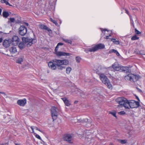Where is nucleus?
Instances as JSON below:
<instances>
[{"label":"nucleus","instance_id":"nucleus-1","mask_svg":"<svg viewBox=\"0 0 145 145\" xmlns=\"http://www.w3.org/2000/svg\"><path fill=\"white\" fill-rule=\"evenodd\" d=\"M112 66L115 71L124 72L126 73L127 72H131V70L129 69V68L126 67L120 66L117 63H115L113 64Z\"/></svg>","mask_w":145,"mask_h":145},{"label":"nucleus","instance_id":"nucleus-2","mask_svg":"<svg viewBox=\"0 0 145 145\" xmlns=\"http://www.w3.org/2000/svg\"><path fill=\"white\" fill-rule=\"evenodd\" d=\"M101 80L103 83L107 86L109 88H111L112 87V85L108 79L103 74H101L100 75Z\"/></svg>","mask_w":145,"mask_h":145},{"label":"nucleus","instance_id":"nucleus-3","mask_svg":"<svg viewBox=\"0 0 145 145\" xmlns=\"http://www.w3.org/2000/svg\"><path fill=\"white\" fill-rule=\"evenodd\" d=\"M58 66V69L62 70L65 69V67L63 65H67L69 64V61L67 59L58 60L57 62Z\"/></svg>","mask_w":145,"mask_h":145},{"label":"nucleus","instance_id":"nucleus-4","mask_svg":"<svg viewBox=\"0 0 145 145\" xmlns=\"http://www.w3.org/2000/svg\"><path fill=\"white\" fill-rule=\"evenodd\" d=\"M124 78L125 80H129L131 82H135L139 79V76L130 73L125 76Z\"/></svg>","mask_w":145,"mask_h":145},{"label":"nucleus","instance_id":"nucleus-5","mask_svg":"<svg viewBox=\"0 0 145 145\" xmlns=\"http://www.w3.org/2000/svg\"><path fill=\"white\" fill-rule=\"evenodd\" d=\"M22 40L24 43H27V45L28 47L30 46L37 41L35 39H32L28 37H23L22 38Z\"/></svg>","mask_w":145,"mask_h":145},{"label":"nucleus","instance_id":"nucleus-6","mask_svg":"<svg viewBox=\"0 0 145 145\" xmlns=\"http://www.w3.org/2000/svg\"><path fill=\"white\" fill-rule=\"evenodd\" d=\"M58 60L55 59L53 61H50L48 63V67L50 68L53 70L58 69V66L57 63Z\"/></svg>","mask_w":145,"mask_h":145},{"label":"nucleus","instance_id":"nucleus-7","mask_svg":"<svg viewBox=\"0 0 145 145\" xmlns=\"http://www.w3.org/2000/svg\"><path fill=\"white\" fill-rule=\"evenodd\" d=\"M52 116L53 121L56 120L57 117V114L58 112V109L56 107H52L51 109Z\"/></svg>","mask_w":145,"mask_h":145},{"label":"nucleus","instance_id":"nucleus-8","mask_svg":"<svg viewBox=\"0 0 145 145\" xmlns=\"http://www.w3.org/2000/svg\"><path fill=\"white\" fill-rule=\"evenodd\" d=\"M128 100H121L118 102L119 104L120 105L118 106H123L125 108H129L130 106V102H129Z\"/></svg>","mask_w":145,"mask_h":145},{"label":"nucleus","instance_id":"nucleus-9","mask_svg":"<svg viewBox=\"0 0 145 145\" xmlns=\"http://www.w3.org/2000/svg\"><path fill=\"white\" fill-rule=\"evenodd\" d=\"M19 34L22 36L25 35L27 33V28L24 25L21 26L19 29Z\"/></svg>","mask_w":145,"mask_h":145},{"label":"nucleus","instance_id":"nucleus-10","mask_svg":"<svg viewBox=\"0 0 145 145\" xmlns=\"http://www.w3.org/2000/svg\"><path fill=\"white\" fill-rule=\"evenodd\" d=\"M58 48H55V54L58 56H69L70 54L64 52L57 51Z\"/></svg>","mask_w":145,"mask_h":145},{"label":"nucleus","instance_id":"nucleus-11","mask_svg":"<svg viewBox=\"0 0 145 145\" xmlns=\"http://www.w3.org/2000/svg\"><path fill=\"white\" fill-rule=\"evenodd\" d=\"M19 42L20 39L18 37L14 36L13 37L12 39V45L16 46L18 44Z\"/></svg>","mask_w":145,"mask_h":145},{"label":"nucleus","instance_id":"nucleus-12","mask_svg":"<svg viewBox=\"0 0 145 145\" xmlns=\"http://www.w3.org/2000/svg\"><path fill=\"white\" fill-rule=\"evenodd\" d=\"M93 47L95 52L99 49L104 48L105 47V46L103 44L100 43L96 45Z\"/></svg>","mask_w":145,"mask_h":145},{"label":"nucleus","instance_id":"nucleus-13","mask_svg":"<svg viewBox=\"0 0 145 145\" xmlns=\"http://www.w3.org/2000/svg\"><path fill=\"white\" fill-rule=\"evenodd\" d=\"M72 138V136L69 134H67L65 135L63 138L64 140L67 141L70 143H72L71 141Z\"/></svg>","mask_w":145,"mask_h":145},{"label":"nucleus","instance_id":"nucleus-14","mask_svg":"<svg viewBox=\"0 0 145 145\" xmlns=\"http://www.w3.org/2000/svg\"><path fill=\"white\" fill-rule=\"evenodd\" d=\"M11 41L8 40H5L3 43V45L6 48L9 47L11 44Z\"/></svg>","mask_w":145,"mask_h":145},{"label":"nucleus","instance_id":"nucleus-15","mask_svg":"<svg viewBox=\"0 0 145 145\" xmlns=\"http://www.w3.org/2000/svg\"><path fill=\"white\" fill-rule=\"evenodd\" d=\"M40 27L41 29L47 30L49 32L51 31V30L48 27L43 24H41L40 25Z\"/></svg>","mask_w":145,"mask_h":145},{"label":"nucleus","instance_id":"nucleus-16","mask_svg":"<svg viewBox=\"0 0 145 145\" xmlns=\"http://www.w3.org/2000/svg\"><path fill=\"white\" fill-rule=\"evenodd\" d=\"M26 103V100H18V104L22 106H24Z\"/></svg>","mask_w":145,"mask_h":145},{"label":"nucleus","instance_id":"nucleus-17","mask_svg":"<svg viewBox=\"0 0 145 145\" xmlns=\"http://www.w3.org/2000/svg\"><path fill=\"white\" fill-rule=\"evenodd\" d=\"M10 53L12 54L15 53L17 52V50L16 48L15 47H12L10 49Z\"/></svg>","mask_w":145,"mask_h":145},{"label":"nucleus","instance_id":"nucleus-18","mask_svg":"<svg viewBox=\"0 0 145 145\" xmlns=\"http://www.w3.org/2000/svg\"><path fill=\"white\" fill-rule=\"evenodd\" d=\"M24 58V56H21L20 57H19L18 58L17 60H16V63L20 64H21L22 63V62L23 61Z\"/></svg>","mask_w":145,"mask_h":145},{"label":"nucleus","instance_id":"nucleus-19","mask_svg":"<svg viewBox=\"0 0 145 145\" xmlns=\"http://www.w3.org/2000/svg\"><path fill=\"white\" fill-rule=\"evenodd\" d=\"M25 43L23 41L22 42H20L19 45L18 47L21 49H23L25 47Z\"/></svg>","mask_w":145,"mask_h":145},{"label":"nucleus","instance_id":"nucleus-20","mask_svg":"<svg viewBox=\"0 0 145 145\" xmlns=\"http://www.w3.org/2000/svg\"><path fill=\"white\" fill-rule=\"evenodd\" d=\"M71 91L72 93H77L79 91L78 89L75 87H73L72 88Z\"/></svg>","mask_w":145,"mask_h":145},{"label":"nucleus","instance_id":"nucleus-21","mask_svg":"<svg viewBox=\"0 0 145 145\" xmlns=\"http://www.w3.org/2000/svg\"><path fill=\"white\" fill-rule=\"evenodd\" d=\"M9 15L8 12L3 11V15L4 17L7 18Z\"/></svg>","mask_w":145,"mask_h":145},{"label":"nucleus","instance_id":"nucleus-22","mask_svg":"<svg viewBox=\"0 0 145 145\" xmlns=\"http://www.w3.org/2000/svg\"><path fill=\"white\" fill-rule=\"evenodd\" d=\"M85 51L87 53H88L89 52H94L93 47L91 48H88L85 50Z\"/></svg>","mask_w":145,"mask_h":145},{"label":"nucleus","instance_id":"nucleus-23","mask_svg":"<svg viewBox=\"0 0 145 145\" xmlns=\"http://www.w3.org/2000/svg\"><path fill=\"white\" fill-rule=\"evenodd\" d=\"M65 105L68 106L71 104V103L69 100H63Z\"/></svg>","mask_w":145,"mask_h":145},{"label":"nucleus","instance_id":"nucleus-24","mask_svg":"<svg viewBox=\"0 0 145 145\" xmlns=\"http://www.w3.org/2000/svg\"><path fill=\"white\" fill-rule=\"evenodd\" d=\"M132 102H130V108H136V105H135V103L134 101Z\"/></svg>","mask_w":145,"mask_h":145},{"label":"nucleus","instance_id":"nucleus-25","mask_svg":"<svg viewBox=\"0 0 145 145\" xmlns=\"http://www.w3.org/2000/svg\"><path fill=\"white\" fill-rule=\"evenodd\" d=\"M63 41L65 42L66 43H69L71 44L72 43V42L71 40L68 39H63Z\"/></svg>","mask_w":145,"mask_h":145},{"label":"nucleus","instance_id":"nucleus-26","mask_svg":"<svg viewBox=\"0 0 145 145\" xmlns=\"http://www.w3.org/2000/svg\"><path fill=\"white\" fill-rule=\"evenodd\" d=\"M71 68L70 67H68L66 68V72L67 74H69L71 71Z\"/></svg>","mask_w":145,"mask_h":145},{"label":"nucleus","instance_id":"nucleus-27","mask_svg":"<svg viewBox=\"0 0 145 145\" xmlns=\"http://www.w3.org/2000/svg\"><path fill=\"white\" fill-rule=\"evenodd\" d=\"M111 40L116 44H118L120 43V41L119 40H116L114 39H112Z\"/></svg>","mask_w":145,"mask_h":145},{"label":"nucleus","instance_id":"nucleus-28","mask_svg":"<svg viewBox=\"0 0 145 145\" xmlns=\"http://www.w3.org/2000/svg\"><path fill=\"white\" fill-rule=\"evenodd\" d=\"M130 100H129L130 101ZM133 101H134L135 105H136V107L137 108L138 107L140 106L139 102V101L140 100H138V101H135V100H132Z\"/></svg>","mask_w":145,"mask_h":145},{"label":"nucleus","instance_id":"nucleus-29","mask_svg":"<svg viewBox=\"0 0 145 145\" xmlns=\"http://www.w3.org/2000/svg\"><path fill=\"white\" fill-rule=\"evenodd\" d=\"M139 38L138 37H137L136 35H135L131 38V39L132 40H135L138 39Z\"/></svg>","mask_w":145,"mask_h":145},{"label":"nucleus","instance_id":"nucleus-30","mask_svg":"<svg viewBox=\"0 0 145 145\" xmlns=\"http://www.w3.org/2000/svg\"><path fill=\"white\" fill-rule=\"evenodd\" d=\"M76 60L77 62L79 63L80 61L81 58L79 57H76Z\"/></svg>","mask_w":145,"mask_h":145},{"label":"nucleus","instance_id":"nucleus-31","mask_svg":"<svg viewBox=\"0 0 145 145\" xmlns=\"http://www.w3.org/2000/svg\"><path fill=\"white\" fill-rule=\"evenodd\" d=\"M118 114L120 115H123L125 114V112L124 111H122L118 112Z\"/></svg>","mask_w":145,"mask_h":145},{"label":"nucleus","instance_id":"nucleus-32","mask_svg":"<svg viewBox=\"0 0 145 145\" xmlns=\"http://www.w3.org/2000/svg\"><path fill=\"white\" fill-rule=\"evenodd\" d=\"M51 21L53 22L54 24L56 25H57L58 24V23L57 22L55 21V20H53L52 18H50Z\"/></svg>","mask_w":145,"mask_h":145},{"label":"nucleus","instance_id":"nucleus-33","mask_svg":"<svg viewBox=\"0 0 145 145\" xmlns=\"http://www.w3.org/2000/svg\"><path fill=\"white\" fill-rule=\"evenodd\" d=\"M140 54L142 55H145V51L144 50H141L140 51Z\"/></svg>","mask_w":145,"mask_h":145},{"label":"nucleus","instance_id":"nucleus-34","mask_svg":"<svg viewBox=\"0 0 145 145\" xmlns=\"http://www.w3.org/2000/svg\"><path fill=\"white\" fill-rule=\"evenodd\" d=\"M135 33L137 34H139L141 33L140 32L138 31L136 28L135 29Z\"/></svg>","mask_w":145,"mask_h":145},{"label":"nucleus","instance_id":"nucleus-35","mask_svg":"<svg viewBox=\"0 0 145 145\" xmlns=\"http://www.w3.org/2000/svg\"><path fill=\"white\" fill-rule=\"evenodd\" d=\"M116 100H127V99L124 98V97H119L117 99H116Z\"/></svg>","mask_w":145,"mask_h":145},{"label":"nucleus","instance_id":"nucleus-36","mask_svg":"<svg viewBox=\"0 0 145 145\" xmlns=\"http://www.w3.org/2000/svg\"><path fill=\"white\" fill-rule=\"evenodd\" d=\"M110 113L112 114L113 116H114L115 117H116V112H110Z\"/></svg>","mask_w":145,"mask_h":145},{"label":"nucleus","instance_id":"nucleus-37","mask_svg":"<svg viewBox=\"0 0 145 145\" xmlns=\"http://www.w3.org/2000/svg\"><path fill=\"white\" fill-rule=\"evenodd\" d=\"M120 141L122 144H124L126 143V141L125 140H120Z\"/></svg>","mask_w":145,"mask_h":145},{"label":"nucleus","instance_id":"nucleus-38","mask_svg":"<svg viewBox=\"0 0 145 145\" xmlns=\"http://www.w3.org/2000/svg\"><path fill=\"white\" fill-rule=\"evenodd\" d=\"M10 20L11 22H14L15 21V19L14 18H10Z\"/></svg>","mask_w":145,"mask_h":145},{"label":"nucleus","instance_id":"nucleus-39","mask_svg":"<svg viewBox=\"0 0 145 145\" xmlns=\"http://www.w3.org/2000/svg\"><path fill=\"white\" fill-rule=\"evenodd\" d=\"M33 127L34 128V129H35L36 130H38V131H40V132H41L42 133H43V131H42L41 130H40L39 129H38V128L37 127L33 126Z\"/></svg>","mask_w":145,"mask_h":145},{"label":"nucleus","instance_id":"nucleus-40","mask_svg":"<svg viewBox=\"0 0 145 145\" xmlns=\"http://www.w3.org/2000/svg\"><path fill=\"white\" fill-rule=\"evenodd\" d=\"M130 20H131L132 21V22H131V23H132V25L133 26V27H134V22H133V20H132V18H131V16H130Z\"/></svg>","mask_w":145,"mask_h":145},{"label":"nucleus","instance_id":"nucleus-41","mask_svg":"<svg viewBox=\"0 0 145 145\" xmlns=\"http://www.w3.org/2000/svg\"><path fill=\"white\" fill-rule=\"evenodd\" d=\"M35 137L39 139L40 140H41V137L39 135L36 134L35 135Z\"/></svg>","mask_w":145,"mask_h":145},{"label":"nucleus","instance_id":"nucleus-42","mask_svg":"<svg viewBox=\"0 0 145 145\" xmlns=\"http://www.w3.org/2000/svg\"><path fill=\"white\" fill-rule=\"evenodd\" d=\"M6 0H1L0 1L2 3H5L6 2Z\"/></svg>","mask_w":145,"mask_h":145},{"label":"nucleus","instance_id":"nucleus-43","mask_svg":"<svg viewBox=\"0 0 145 145\" xmlns=\"http://www.w3.org/2000/svg\"><path fill=\"white\" fill-rule=\"evenodd\" d=\"M7 5H9L10 6H11L12 5L10 4L7 1H6V2L5 3Z\"/></svg>","mask_w":145,"mask_h":145},{"label":"nucleus","instance_id":"nucleus-44","mask_svg":"<svg viewBox=\"0 0 145 145\" xmlns=\"http://www.w3.org/2000/svg\"><path fill=\"white\" fill-rule=\"evenodd\" d=\"M31 129H32V131H33L32 133H34V128L33 126H31Z\"/></svg>","mask_w":145,"mask_h":145},{"label":"nucleus","instance_id":"nucleus-45","mask_svg":"<svg viewBox=\"0 0 145 145\" xmlns=\"http://www.w3.org/2000/svg\"><path fill=\"white\" fill-rule=\"evenodd\" d=\"M57 44L58 45V46H59L60 45H63V44L62 43L59 42V43H58V44Z\"/></svg>","mask_w":145,"mask_h":145},{"label":"nucleus","instance_id":"nucleus-46","mask_svg":"<svg viewBox=\"0 0 145 145\" xmlns=\"http://www.w3.org/2000/svg\"><path fill=\"white\" fill-rule=\"evenodd\" d=\"M112 52H113L114 53H116L117 52V51L113 49L112 50Z\"/></svg>","mask_w":145,"mask_h":145},{"label":"nucleus","instance_id":"nucleus-47","mask_svg":"<svg viewBox=\"0 0 145 145\" xmlns=\"http://www.w3.org/2000/svg\"><path fill=\"white\" fill-rule=\"evenodd\" d=\"M125 12H126V13L127 14H128L129 15V12H128V10H127L126 9H125Z\"/></svg>","mask_w":145,"mask_h":145},{"label":"nucleus","instance_id":"nucleus-48","mask_svg":"<svg viewBox=\"0 0 145 145\" xmlns=\"http://www.w3.org/2000/svg\"><path fill=\"white\" fill-rule=\"evenodd\" d=\"M101 30L102 31V32H103V31H107V30L105 29H101Z\"/></svg>","mask_w":145,"mask_h":145},{"label":"nucleus","instance_id":"nucleus-49","mask_svg":"<svg viewBox=\"0 0 145 145\" xmlns=\"http://www.w3.org/2000/svg\"><path fill=\"white\" fill-rule=\"evenodd\" d=\"M78 121L79 122H83V120H78Z\"/></svg>","mask_w":145,"mask_h":145},{"label":"nucleus","instance_id":"nucleus-50","mask_svg":"<svg viewBox=\"0 0 145 145\" xmlns=\"http://www.w3.org/2000/svg\"><path fill=\"white\" fill-rule=\"evenodd\" d=\"M116 54L117 56H119L120 55V54H119V53L118 52V51H117V52H116Z\"/></svg>","mask_w":145,"mask_h":145},{"label":"nucleus","instance_id":"nucleus-51","mask_svg":"<svg viewBox=\"0 0 145 145\" xmlns=\"http://www.w3.org/2000/svg\"><path fill=\"white\" fill-rule=\"evenodd\" d=\"M111 36V35H109V36H106V39H108L109 38V37L110 36Z\"/></svg>","mask_w":145,"mask_h":145},{"label":"nucleus","instance_id":"nucleus-52","mask_svg":"<svg viewBox=\"0 0 145 145\" xmlns=\"http://www.w3.org/2000/svg\"><path fill=\"white\" fill-rule=\"evenodd\" d=\"M3 39L1 38H0V43L2 41Z\"/></svg>","mask_w":145,"mask_h":145},{"label":"nucleus","instance_id":"nucleus-53","mask_svg":"<svg viewBox=\"0 0 145 145\" xmlns=\"http://www.w3.org/2000/svg\"><path fill=\"white\" fill-rule=\"evenodd\" d=\"M62 100H67V99L66 97H65L63 98H61Z\"/></svg>","mask_w":145,"mask_h":145},{"label":"nucleus","instance_id":"nucleus-54","mask_svg":"<svg viewBox=\"0 0 145 145\" xmlns=\"http://www.w3.org/2000/svg\"><path fill=\"white\" fill-rule=\"evenodd\" d=\"M78 101H77V100H76V101L74 102V103H75V104H76V103H78Z\"/></svg>","mask_w":145,"mask_h":145},{"label":"nucleus","instance_id":"nucleus-55","mask_svg":"<svg viewBox=\"0 0 145 145\" xmlns=\"http://www.w3.org/2000/svg\"><path fill=\"white\" fill-rule=\"evenodd\" d=\"M2 12V9L0 8V15L1 14V13Z\"/></svg>","mask_w":145,"mask_h":145},{"label":"nucleus","instance_id":"nucleus-56","mask_svg":"<svg viewBox=\"0 0 145 145\" xmlns=\"http://www.w3.org/2000/svg\"><path fill=\"white\" fill-rule=\"evenodd\" d=\"M25 25L27 26H28L29 25V24L28 23H25Z\"/></svg>","mask_w":145,"mask_h":145},{"label":"nucleus","instance_id":"nucleus-57","mask_svg":"<svg viewBox=\"0 0 145 145\" xmlns=\"http://www.w3.org/2000/svg\"><path fill=\"white\" fill-rule=\"evenodd\" d=\"M59 46H58V45L57 44V46H56V48H58V47H59Z\"/></svg>","mask_w":145,"mask_h":145},{"label":"nucleus","instance_id":"nucleus-58","mask_svg":"<svg viewBox=\"0 0 145 145\" xmlns=\"http://www.w3.org/2000/svg\"><path fill=\"white\" fill-rule=\"evenodd\" d=\"M136 98L137 100H139L138 97L137 96H136Z\"/></svg>","mask_w":145,"mask_h":145},{"label":"nucleus","instance_id":"nucleus-59","mask_svg":"<svg viewBox=\"0 0 145 145\" xmlns=\"http://www.w3.org/2000/svg\"><path fill=\"white\" fill-rule=\"evenodd\" d=\"M85 120L86 121H88V119H85Z\"/></svg>","mask_w":145,"mask_h":145},{"label":"nucleus","instance_id":"nucleus-60","mask_svg":"<svg viewBox=\"0 0 145 145\" xmlns=\"http://www.w3.org/2000/svg\"><path fill=\"white\" fill-rule=\"evenodd\" d=\"M109 145H113V144H112V143H111Z\"/></svg>","mask_w":145,"mask_h":145},{"label":"nucleus","instance_id":"nucleus-61","mask_svg":"<svg viewBox=\"0 0 145 145\" xmlns=\"http://www.w3.org/2000/svg\"><path fill=\"white\" fill-rule=\"evenodd\" d=\"M15 145H20L16 143L15 144Z\"/></svg>","mask_w":145,"mask_h":145},{"label":"nucleus","instance_id":"nucleus-62","mask_svg":"<svg viewBox=\"0 0 145 145\" xmlns=\"http://www.w3.org/2000/svg\"><path fill=\"white\" fill-rule=\"evenodd\" d=\"M139 89V91H140V92H141L142 91L141 90H140V89Z\"/></svg>","mask_w":145,"mask_h":145},{"label":"nucleus","instance_id":"nucleus-63","mask_svg":"<svg viewBox=\"0 0 145 145\" xmlns=\"http://www.w3.org/2000/svg\"><path fill=\"white\" fill-rule=\"evenodd\" d=\"M22 100H26V99L25 98H24V99H23Z\"/></svg>","mask_w":145,"mask_h":145},{"label":"nucleus","instance_id":"nucleus-64","mask_svg":"<svg viewBox=\"0 0 145 145\" xmlns=\"http://www.w3.org/2000/svg\"><path fill=\"white\" fill-rule=\"evenodd\" d=\"M48 73H49V71H48Z\"/></svg>","mask_w":145,"mask_h":145}]
</instances>
